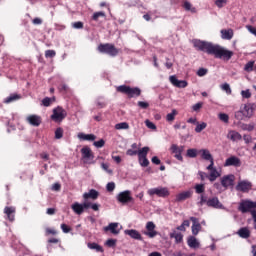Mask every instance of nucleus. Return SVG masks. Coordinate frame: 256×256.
Wrapping results in <instances>:
<instances>
[{"instance_id": "26", "label": "nucleus", "mask_w": 256, "mask_h": 256, "mask_svg": "<svg viewBox=\"0 0 256 256\" xmlns=\"http://www.w3.org/2000/svg\"><path fill=\"white\" fill-rule=\"evenodd\" d=\"M71 209L76 215H83V212L85 211L83 204L79 202H75L74 204H72Z\"/></svg>"}, {"instance_id": "27", "label": "nucleus", "mask_w": 256, "mask_h": 256, "mask_svg": "<svg viewBox=\"0 0 256 256\" xmlns=\"http://www.w3.org/2000/svg\"><path fill=\"white\" fill-rule=\"evenodd\" d=\"M83 198L84 199H93V201H95V199L99 198V192L95 189H91V190H89V192H86L83 194Z\"/></svg>"}, {"instance_id": "56", "label": "nucleus", "mask_w": 256, "mask_h": 256, "mask_svg": "<svg viewBox=\"0 0 256 256\" xmlns=\"http://www.w3.org/2000/svg\"><path fill=\"white\" fill-rule=\"evenodd\" d=\"M126 155H128L129 157H135V155H139V151L133 150V149H128L126 151Z\"/></svg>"}, {"instance_id": "57", "label": "nucleus", "mask_w": 256, "mask_h": 256, "mask_svg": "<svg viewBox=\"0 0 256 256\" xmlns=\"http://www.w3.org/2000/svg\"><path fill=\"white\" fill-rule=\"evenodd\" d=\"M198 77H205L207 75V69L205 68H199L197 71Z\"/></svg>"}, {"instance_id": "9", "label": "nucleus", "mask_w": 256, "mask_h": 256, "mask_svg": "<svg viewBox=\"0 0 256 256\" xmlns=\"http://www.w3.org/2000/svg\"><path fill=\"white\" fill-rule=\"evenodd\" d=\"M116 199L119 203H131L133 201V197L131 196V191L125 190L123 192H120L117 196Z\"/></svg>"}, {"instance_id": "42", "label": "nucleus", "mask_w": 256, "mask_h": 256, "mask_svg": "<svg viewBox=\"0 0 256 256\" xmlns=\"http://www.w3.org/2000/svg\"><path fill=\"white\" fill-rule=\"evenodd\" d=\"M241 129L243 131H253L255 129V124H253V123H251V124H242Z\"/></svg>"}, {"instance_id": "45", "label": "nucleus", "mask_w": 256, "mask_h": 256, "mask_svg": "<svg viewBox=\"0 0 256 256\" xmlns=\"http://www.w3.org/2000/svg\"><path fill=\"white\" fill-rule=\"evenodd\" d=\"M221 89H222V91H225V93H227V95H231V93H232L231 86L228 83L222 84Z\"/></svg>"}, {"instance_id": "38", "label": "nucleus", "mask_w": 256, "mask_h": 256, "mask_svg": "<svg viewBox=\"0 0 256 256\" xmlns=\"http://www.w3.org/2000/svg\"><path fill=\"white\" fill-rule=\"evenodd\" d=\"M55 102V98L46 97L42 100L44 107H51V104Z\"/></svg>"}, {"instance_id": "34", "label": "nucleus", "mask_w": 256, "mask_h": 256, "mask_svg": "<svg viewBox=\"0 0 256 256\" xmlns=\"http://www.w3.org/2000/svg\"><path fill=\"white\" fill-rule=\"evenodd\" d=\"M19 99H21V96L17 94H11L4 100V103H13V101H19Z\"/></svg>"}, {"instance_id": "55", "label": "nucleus", "mask_w": 256, "mask_h": 256, "mask_svg": "<svg viewBox=\"0 0 256 256\" xmlns=\"http://www.w3.org/2000/svg\"><path fill=\"white\" fill-rule=\"evenodd\" d=\"M106 189L109 193H112V191H115V182H109L106 185Z\"/></svg>"}, {"instance_id": "35", "label": "nucleus", "mask_w": 256, "mask_h": 256, "mask_svg": "<svg viewBox=\"0 0 256 256\" xmlns=\"http://www.w3.org/2000/svg\"><path fill=\"white\" fill-rule=\"evenodd\" d=\"M115 129H116L117 131L127 130V129H129V123H127V122H120V123H117V124L115 125Z\"/></svg>"}, {"instance_id": "40", "label": "nucleus", "mask_w": 256, "mask_h": 256, "mask_svg": "<svg viewBox=\"0 0 256 256\" xmlns=\"http://www.w3.org/2000/svg\"><path fill=\"white\" fill-rule=\"evenodd\" d=\"M175 115H177V110L173 109L171 113L166 115V120L171 123L172 121H175Z\"/></svg>"}, {"instance_id": "33", "label": "nucleus", "mask_w": 256, "mask_h": 256, "mask_svg": "<svg viewBox=\"0 0 256 256\" xmlns=\"http://www.w3.org/2000/svg\"><path fill=\"white\" fill-rule=\"evenodd\" d=\"M183 8L185 9V11H190V13H197L195 7H193V5L190 4V2L187 0L184 1Z\"/></svg>"}, {"instance_id": "48", "label": "nucleus", "mask_w": 256, "mask_h": 256, "mask_svg": "<svg viewBox=\"0 0 256 256\" xmlns=\"http://www.w3.org/2000/svg\"><path fill=\"white\" fill-rule=\"evenodd\" d=\"M241 96L243 99H251V90H249V89L242 90Z\"/></svg>"}, {"instance_id": "50", "label": "nucleus", "mask_w": 256, "mask_h": 256, "mask_svg": "<svg viewBox=\"0 0 256 256\" xmlns=\"http://www.w3.org/2000/svg\"><path fill=\"white\" fill-rule=\"evenodd\" d=\"M93 145L97 149H101V147H105V140L100 139L99 141H94Z\"/></svg>"}, {"instance_id": "1", "label": "nucleus", "mask_w": 256, "mask_h": 256, "mask_svg": "<svg viewBox=\"0 0 256 256\" xmlns=\"http://www.w3.org/2000/svg\"><path fill=\"white\" fill-rule=\"evenodd\" d=\"M192 44L197 51L213 55L215 59H220L221 61H230L231 57H233V51L213 42L194 39Z\"/></svg>"}, {"instance_id": "29", "label": "nucleus", "mask_w": 256, "mask_h": 256, "mask_svg": "<svg viewBox=\"0 0 256 256\" xmlns=\"http://www.w3.org/2000/svg\"><path fill=\"white\" fill-rule=\"evenodd\" d=\"M238 235L239 237H241L242 239H249V237H251V232L249 231L248 228H240L238 230Z\"/></svg>"}, {"instance_id": "3", "label": "nucleus", "mask_w": 256, "mask_h": 256, "mask_svg": "<svg viewBox=\"0 0 256 256\" xmlns=\"http://www.w3.org/2000/svg\"><path fill=\"white\" fill-rule=\"evenodd\" d=\"M147 194L150 197H160L162 199H167V197H169V195H171V192H169V188L167 187H163V186H158L155 188H150L147 191Z\"/></svg>"}, {"instance_id": "64", "label": "nucleus", "mask_w": 256, "mask_h": 256, "mask_svg": "<svg viewBox=\"0 0 256 256\" xmlns=\"http://www.w3.org/2000/svg\"><path fill=\"white\" fill-rule=\"evenodd\" d=\"M252 219L254 221V229L256 230V211L251 212Z\"/></svg>"}, {"instance_id": "28", "label": "nucleus", "mask_w": 256, "mask_h": 256, "mask_svg": "<svg viewBox=\"0 0 256 256\" xmlns=\"http://www.w3.org/2000/svg\"><path fill=\"white\" fill-rule=\"evenodd\" d=\"M78 139H80V141H95V139H97V136H95V134L79 133Z\"/></svg>"}, {"instance_id": "58", "label": "nucleus", "mask_w": 256, "mask_h": 256, "mask_svg": "<svg viewBox=\"0 0 256 256\" xmlns=\"http://www.w3.org/2000/svg\"><path fill=\"white\" fill-rule=\"evenodd\" d=\"M202 107H203V102H198L192 106V109L193 111L198 112L201 110Z\"/></svg>"}, {"instance_id": "10", "label": "nucleus", "mask_w": 256, "mask_h": 256, "mask_svg": "<svg viewBox=\"0 0 256 256\" xmlns=\"http://www.w3.org/2000/svg\"><path fill=\"white\" fill-rule=\"evenodd\" d=\"M220 181L224 189H229V187H233L235 183V175L233 174L225 175L221 178Z\"/></svg>"}, {"instance_id": "37", "label": "nucleus", "mask_w": 256, "mask_h": 256, "mask_svg": "<svg viewBox=\"0 0 256 256\" xmlns=\"http://www.w3.org/2000/svg\"><path fill=\"white\" fill-rule=\"evenodd\" d=\"M90 249H95L98 253H103V247L97 243H88Z\"/></svg>"}, {"instance_id": "11", "label": "nucleus", "mask_w": 256, "mask_h": 256, "mask_svg": "<svg viewBox=\"0 0 256 256\" xmlns=\"http://www.w3.org/2000/svg\"><path fill=\"white\" fill-rule=\"evenodd\" d=\"M171 152L174 153L175 159L178 161H183V156L181 155L185 151V146H178L177 144H172L170 148Z\"/></svg>"}, {"instance_id": "22", "label": "nucleus", "mask_w": 256, "mask_h": 256, "mask_svg": "<svg viewBox=\"0 0 256 256\" xmlns=\"http://www.w3.org/2000/svg\"><path fill=\"white\" fill-rule=\"evenodd\" d=\"M190 221H192V234L199 235V231H201V223L195 217H190Z\"/></svg>"}, {"instance_id": "6", "label": "nucleus", "mask_w": 256, "mask_h": 256, "mask_svg": "<svg viewBox=\"0 0 256 256\" xmlns=\"http://www.w3.org/2000/svg\"><path fill=\"white\" fill-rule=\"evenodd\" d=\"M98 51L100 53H106V55H110V57H116V55L119 54V50L115 48L113 44H100Z\"/></svg>"}, {"instance_id": "62", "label": "nucleus", "mask_w": 256, "mask_h": 256, "mask_svg": "<svg viewBox=\"0 0 256 256\" xmlns=\"http://www.w3.org/2000/svg\"><path fill=\"white\" fill-rule=\"evenodd\" d=\"M72 26H73L74 29H83V22H81V21L74 22L72 24Z\"/></svg>"}, {"instance_id": "19", "label": "nucleus", "mask_w": 256, "mask_h": 256, "mask_svg": "<svg viewBox=\"0 0 256 256\" xmlns=\"http://www.w3.org/2000/svg\"><path fill=\"white\" fill-rule=\"evenodd\" d=\"M27 123H29V125H32V127H39V125H41V116L39 115H29L26 118Z\"/></svg>"}, {"instance_id": "7", "label": "nucleus", "mask_w": 256, "mask_h": 256, "mask_svg": "<svg viewBox=\"0 0 256 256\" xmlns=\"http://www.w3.org/2000/svg\"><path fill=\"white\" fill-rule=\"evenodd\" d=\"M149 153V147L145 146L138 150V161L141 167H149V159H147V154Z\"/></svg>"}, {"instance_id": "61", "label": "nucleus", "mask_w": 256, "mask_h": 256, "mask_svg": "<svg viewBox=\"0 0 256 256\" xmlns=\"http://www.w3.org/2000/svg\"><path fill=\"white\" fill-rule=\"evenodd\" d=\"M138 107H140L141 109H148L149 108V103L143 102V101H139L138 102Z\"/></svg>"}, {"instance_id": "14", "label": "nucleus", "mask_w": 256, "mask_h": 256, "mask_svg": "<svg viewBox=\"0 0 256 256\" xmlns=\"http://www.w3.org/2000/svg\"><path fill=\"white\" fill-rule=\"evenodd\" d=\"M155 223L153 222H147L146 223V232H144V235L149 237L150 239H153L154 237H157V231L155 230Z\"/></svg>"}, {"instance_id": "53", "label": "nucleus", "mask_w": 256, "mask_h": 256, "mask_svg": "<svg viewBox=\"0 0 256 256\" xmlns=\"http://www.w3.org/2000/svg\"><path fill=\"white\" fill-rule=\"evenodd\" d=\"M215 5L218 6L219 9L225 7L227 5V0H216Z\"/></svg>"}, {"instance_id": "32", "label": "nucleus", "mask_w": 256, "mask_h": 256, "mask_svg": "<svg viewBox=\"0 0 256 256\" xmlns=\"http://www.w3.org/2000/svg\"><path fill=\"white\" fill-rule=\"evenodd\" d=\"M170 238L175 239L176 243H181V241H183V234L177 231H173L172 233H170Z\"/></svg>"}, {"instance_id": "41", "label": "nucleus", "mask_w": 256, "mask_h": 256, "mask_svg": "<svg viewBox=\"0 0 256 256\" xmlns=\"http://www.w3.org/2000/svg\"><path fill=\"white\" fill-rule=\"evenodd\" d=\"M199 202L198 205L199 207H203V205H207V202L209 201V199H207V196H205V194H201L199 197Z\"/></svg>"}, {"instance_id": "47", "label": "nucleus", "mask_w": 256, "mask_h": 256, "mask_svg": "<svg viewBox=\"0 0 256 256\" xmlns=\"http://www.w3.org/2000/svg\"><path fill=\"white\" fill-rule=\"evenodd\" d=\"M145 125L148 129H151L152 131H157V126L155 125V123L151 122L150 120H146Z\"/></svg>"}, {"instance_id": "59", "label": "nucleus", "mask_w": 256, "mask_h": 256, "mask_svg": "<svg viewBox=\"0 0 256 256\" xmlns=\"http://www.w3.org/2000/svg\"><path fill=\"white\" fill-rule=\"evenodd\" d=\"M222 39H226L227 41L233 39V33H222Z\"/></svg>"}, {"instance_id": "51", "label": "nucleus", "mask_w": 256, "mask_h": 256, "mask_svg": "<svg viewBox=\"0 0 256 256\" xmlns=\"http://www.w3.org/2000/svg\"><path fill=\"white\" fill-rule=\"evenodd\" d=\"M101 168L103 169V171H106L108 173V175H113V170L109 169V164L102 163Z\"/></svg>"}, {"instance_id": "46", "label": "nucleus", "mask_w": 256, "mask_h": 256, "mask_svg": "<svg viewBox=\"0 0 256 256\" xmlns=\"http://www.w3.org/2000/svg\"><path fill=\"white\" fill-rule=\"evenodd\" d=\"M56 55H57V53L55 52V50H46L45 51L46 59H53V57H55Z\"/></svg>"}, {"instance_id": "44", "label": "nucleus", "mask_w": 256, "mask_h": 256, "mask_svg": "<svg viewBox=\"0 0 256 256\" xmlns=\"http://www.w3.org/2000/svg\"><path fill=\"white\" fill-rule=\"evenodd\" d=\"M206 128H207V123L202 122L201 124H198V122H197L195 132L201 133V131H203V129H206Z\"/></svg>"}, {"instance_id": "13", "label": "nucleus", "mask_w": 256, "mask_h": 256, "mask_svg": "<svg viewBox=\"0 0 256 256\" xmlns=\"http://www.w3.org/2000/svg\"><path fill=\"white\" fill-rule=\"evenodd\" d=\"M169 81L174 87H178V89H185L189 85L186 80H179L175 75L170 76Z\"/></svg>"}, {"instance_id": "4", "label": "nucleus", "mask_w": 256, "mask_h": 256, "mask_svg": "<svg viewBox=\"0 0 256 256\" xmlns=\"http://www.w3.org/2000/svg\"><path fill=\"white\" fill-rule=\"evenodd\" d=\"M118 93H124L125 95H128V97L133 98V97H139L141 95V89L138 87L131 88L130 86L127 85H121L116 88Z\"/></svg>"}, {"instance_id": "8", "label": "nucleus", "mask_w": 256, "mask_h": 256, "mask_svg": "<svg viewBox=\"0 0 256 256\" xmlns=\"http://www.w3.org/2000/svg\"><path fill=\"white\" fill-rule=\"evenodd\" d=\"M65 117H67V112L65 111V109L59 106L53 109V114L51 115L52 121H62L63 119H65Z\"/></svg>"}, {"instance_id": "43", "label": "nucleus", "mask_w": 256, "mask_h": 256, "mask_svg": "<svg viewBox=\"0 0 256 256\" xmlns=\"http://www.w3.org/2000/svg\"><path fill=\"white\" fill-rule=\"evenodd\" d=\"M255 66V62L254 61H250L248 62L245 66H244V71H246L247 73H251V71H253V67Z\"/></svg>"}, {"instance_id": "23", "label": "nucleus", "mask_w": 256, "mask_h": 256, "mask_svg": "<svg viewBox=\"0 0 256 256\" xmlns=\"http://www.w3.org/2000/svg\"><path fill=\"white\" fill-rule=\"evenodd\" d=\"M187 244L191 249H199V247H201V243L197 238H195V236L188 237Z\"/></svg>"}, {"instance_id": "54", "label": "nucleus", "mask_w": 256, "mask_h": 256, "mask_svg": "<svg viewBox=\"0 0 256 256\" xmlns=\"http://www.w3.org/2000/svg\"><path fill=\"white\" fill-rule=\"evenodd\" d=\"M63 137V129L57 128L55 131V139H61Z\"/></svg>"}, {"instance_id": "31", "label": "nucleus", "mask_w": 256, "mask_h": 256, "mask_svg": "<svg viewBox=\"0 0 256 256\" xmlns=\"http://www.w3.org/2000/svg\"><path fill=\"white\" fill-rule=\"evenodd\" d=\"M199 153H201V157L202 159H205V161H211V159H213L211 152H209L207 149H201Z\"/></svg>"}, {"instance_id": "2", "label": "nucleus", "mask_w": 256, "mask_h": 256, "mask_svg": "<svg viewBox=\"0 0 256 256\" xmlns=\"http://www.w3.org/2000/svg\"><path fill=\"white\" fill-rule=\"evenodd\" d=\"M255 103H246L241 105L240 109L235 112L234 117L236 121H245V119H251L253 113H255Z\"/></svg>"}, {"instance_id": "15", "label": "nucleus", "mask_w": 256, "mask_h": 256, "mask_svg": "<svg viewBox=\"0 0 256 256\" xmlns=\"http://www.w3.org/2000/svg\"><path fill=\"white\" fill-rule=\"evenodd\" d=\"M253 185L249 181H240L236 185V191H241L242 193H248V191H251V188Z\"/></svg>"}, {"instance_id": "24", "label": "nucleus", "mask_w": 256, "mask_h": 256, "mask_svg": "<svg viewBox=\"0 0 256 256\" xmlns=\"http://www.w3.org/2000/svg\"><path fill=\"white\" fill-rule=\"evenodd\" d=\"M193 192L191 191H184L176 195V202L181 203V201H186V199L191 198Z\"/></svg>"}, {"instance_id": "18", "label": "nucleus", "mask_w": 256, "mask_h": 256, "mask_svg": "<svg viewBox=\"0 0 256 256\" xmlns=\"http://www.w3.org/2000/svg\"><path fill=\"white\" fill-rule=\"evenodd\" d=\"M119 227V223L117 222H112L110 223L108 226H105L103 229L105 231V233H107L108 231H110V233H112V235H119V233L121 232L120 229H118Z\"/></svg>"}, {"instance_id": "39", "label": "nucleus", "mask_w": 256, "mask_h": 256, "mask_svg": "<svg viewBox=\"0 0 256 256\" xmlns=\"http://www.w3.org/2000/svg\"><path fill=\"white\" fill-rule=\"evenodd\" d=\"M194 189L198 195H201L205 193V184H196Z\"/></svg>"}, {"instance_id": "63", "label": "nucleus", "mask_w": 256, "mask_h": 256, "mask_svg": "<svg viewBox=\"0 0 256 256\" xmlns=\"http://www.w3.org/2000/svg\"><path fill=\"white\" fill-rule=\"evenodd\" d=\"M33 25H42L43 19L36 17L32 20Z\"/></svg>"}, {"instance_id": "20", "label": "nucleus", "mask_w": 256, "mask_h": 256, "mask_svg": "<svg viewBox=\"0 0 256 256\" xmlns=\"http://www.w3.org/2000/svg\"><path fill=\"white\" fill-rule=\"evenodd\" d=\"M124 233L131 237V239H135L136 241H143V236H141V233L135 229H127L124 231Z\"/></svg>"}, {"instance_id": "30", "label": "nucleus", "mask_w": 256, "mask_h": 256, "mask_svg": "<svg viewBox=\"0 0 256 256\" xmlns=\"http://www.w3.org/2000/svg\"><path fill=\"white\" fill-rule=\"evenodd\" d=\"M218 177H221V173L217 171V168L210 170L209 181H216Z\"/></svg>"}, {"instance_id": "12", "label": "nucleus", "mask_w": 256, "mask_h": 256, "mask_svg": "<svg viewBox=\"0 0 256 256\" xmlns=\"http://www.w3.org/2000/svg\"><path fill=\"white\" fill-rule=\"evenodd\" d=\"M256 208V202L245 200L240 203L238 209L241 211V213H248L250 209Z\"/></svg>"}, {"instance_id": "5", "label": "nucleus", "mask_w": 256, "mask_h": 256, "mask_svg": "<svg viewBox=\"0 0 256 256\" xmlns=\"http://www.w3.org/2000/svg\"><path fill=\"white\" fill-rule=\"evenodd\" d=\"M81 154L83 163H85L86 165H93V163H95V161L93 160L95 159V155L93 154V151H91V148H89V146L83 147L81 149Z\"/></svg>"}, {"instance_id": "16", "label": "nucleus", "mask_w": 256, "mask_h": 256, "mask_svg": "<svg viewBox=\"0 0 256 256\" xmlns=\"http://www.w3.org/2000/svg\"><path fill=\"white\" fill-rule=\"evenodd\" d=\"M224 167H241V159L237 156H231L226 159Z\"/></svg>"}, {"instance_id": "60", "label": "nucleus", "mask_w": 256, "mask_h": 256, "mask_svg": "<svg viewBox=\"0 0 256 256\" xmlns=\"http://www.w3.org/2000/svg\"><path fill=\"white\" fill-rule=\"evenodd\" d=\"M116 243H117V240H115V239H108V240L106 241V245H107L108 247H115Z\"/></svg>"}, {"instance_id": "17", "label": "nucleus", "mask_w": 256, "mask_h": 256, "mask_svg": "<svg viewBox=\"0 0 256 256\" xmlns=\"http://www.w3.org/2000/svg\"><path fill=\"white\" fill-rule=\"evenodd\" d=\"M207 207H212V209H223V204H221L217 196H214L208 198Z\"/></svg>"}, {"instance_id": "25", "label": "nucleus", "mask_w": 256, "mask_h": 256, "mask_svg": "<svg viewBox=\"0 0 256 256\" xmlns=\"http://www.w3.org/2000/svg\"><path fill=\"white\" fill-rule=\"evenodd\" d=\"M4 213L7 216V219L10 221H15V207L13 206H6L4 208Z\"/></svg>"}, {"instance_id": "21", "label": "nucleus", "mask_w": 256, "mask_h": 256, "mask_svg": "<svg viewBox=\"0 0 256 256\" xmlns=\"http://www.w3.org/2000/svg\"><path fill=\"white\" fill-rule=\"evenodd\" d=\"M226 137L227 139L233 141L234 143L237 141H241V139H243V136H241V134L235 130H229Z\"/></svg>"}, {"instance_id": "49", "label": "nucleus", "mask_w": 256, "mask_h": 256, "mask_svg": "<svg viewBox=\"0 0 256 256\" xmlns=\"http://www.w3.org/2000/svg\"><path fill=\"white\" fill-rule=\"evenodd\" d=\"M187 157H190L191 159H194V157H197V149H188L187 150Z\"/></svg>"}, {"instance_id": "52", "label": "nucleus", "mask_w": 256, "mask_h": 256, "mask_svg": "<svg viewBox=\"0 0 256 256\" xmlns=\"http://www.w3.org/2000/svg\"><path fill=\"white\" fill-rule=\"evenodd\" d=\"M219 119H220V121H223V123H229V115H227L225 113H220Z\"/></svg>"}, {"instance_id": "36", "label": "nucleus", "mask_w": 256, "mask_h": 256, "mask_svg": "<svg viewBox=\"0 0 256 256\" xmlns=\"http://www.w3.org/2000/svg\"><path fill=\"white\" fill-rule=\"evenodd\" d=\"M105 17H106L105 12H103V11L95 12V13L92 15V21H99V19L105 18Z\"/></svg>"}]
</instances>
